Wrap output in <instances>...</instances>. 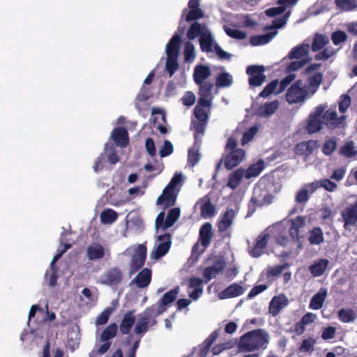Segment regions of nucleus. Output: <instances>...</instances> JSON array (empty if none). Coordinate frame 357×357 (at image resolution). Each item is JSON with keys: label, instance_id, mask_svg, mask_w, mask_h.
Instances as JSON below:
<instances>
[{"label": "nucleus", "instance_id": "obj_8", "mask_svg": "<svg viewBox=\"0 0 357 357\" xmlns=\"http://www.w3.org/2000/svg\"><path fill=\"white\" fill-rule=\"evenodd\" d=\"M265 68L264 66H249L246 69V73L249 75V84L252 86H261L266 79L264 74Z\"/></svg>", "mask_w": 357, "mask_h": 357}, {"label": "nucleus", "instance_id": "obj_9", "mask_svg": "<svg viewBox=\"0 0 357 357\" xmlns=\"http://www.w3.org/2000/svg\"><path fill=\"white\" fill-rule=\"evenodd\" d=\"M216 259L213 266H208L204 269L202 276L205 283H208L211 279L216 277L217 275L223 272L226 266V262L222 257L214 256Z\"/></svg>", "mask_w": 357, "mask_h": 357}, {"label": "nucleus", "instance_id": "obj_34", "mask_svg": "<svg viewBox=\"0 0 357 357\" xmlns=\"http://www.w3.org/2000/svg\"><path fill=\"white\" fill-rule=\"evenodd\" d=\"M337 317L342 323H352L357 319V314L351 308H341L337 311Z\"/></svg>", "mask_w": 357, "mask_h": 357}, {"label": "nucleus", "instance_id": "obj_6", "mask_svg": "<svg viewBox=\"0 0 357 357\" xmlns=\"http://www.w3.org/2000/svg\"><path fill=\"white\" fill-rule=\"evenodd\" d=\"M307 89L303 86L301 79L296 80L288 89L286 93V100L289 104L303 102L308 96Z\"/></svg>", "mask_w": 357, "mask_h": 357}, {"label": "nucleus", "instance_id": "obj_39", "mask_svg": "<svg viewBox=\"0 0 357 357\" xmlns=\"http://www.w3.org/2000/svg\"><path fill=\"white\" fill-rule=\"evenodd\" d=\"M213 43V37L209 31L204 33L199 38L200 48L203 52H212V47Z\"/></svg>", "mask_w": 357, "mask_h": 357}, {"label": "nucleus", "instance_id": "obj_7", "mask_svg": "<svg viewBox=\"0 0 357 357\" xmlns=\"http://www.w3.org/2000/svg\"><path fill=\"white\" fill-rule=\"evenodd\" d=\"M147 255L145 245L139 244L135 250L130 261V273L133 274L139 271L144 265Z\"/></svg>", "mask_w": 357, "mask_h": 357}, {"label": "nucleus", "instance_id": "obj_43", "mask_svg": "<svg viewBox=\"0 0 357 357\" xmlns=\"http://www.w3.org/2000/svg\"><path fill=\"white\" fill-rule=\"evenodd\" d=\"M309 52V45H301L294 47L291 52L289 53V58L291 59H301L302 57L306 56Z\"/></svg>", "mask_w": 357, "mask_h": 357}, {"label": "nucleus", "instance_id": "obj_40", "mask_svg": "<svg viewBox=\"0 0 357 357\" xmlns=\"http://www.w3.org/2000/svg\"><path fill=\"white\" fill-rule=\"evenodd\" d=\"M308 241L311 245H319L324 243V237L321 229L317 227L310 230Z\"/></svg>", "mask_w": 357, "mask_h": 357}, {"label": "nucleus", "instance_id": "obj_59", "mask_svg": "<svg viewBox=\"0 0 357 357\" xmlns=\"http://www.w3.org/2000/svg\"><path fill=\"white\" fill-rule=\"evenodd\" d=\"M347 39V35L343 31H336L331 35V40L335 45L344 43Z\"/></svg>", "mask_w": 357, "mask_h": 357}, {"label": "nucleus", "instance_id": "obj_17", "mask_svg": "<svg viewBox=\"0 0 357 357\" xmlns=\"http://www.w3.org/2000/svg\"><path fill=\"white\" fill-rule=\"evenodd\" d=\"M110 255V250L109 249L105 250L103 246L98 243L89 245L86 248V256L91 261L100 259L105 256L109 258Z\"/></svg>", "mask_w": 357, "mask_h": 357}, {"label": "nucleus", "instance_id": "obj_4", "mask_svg": "<svg viewBox=\"0 0 357 357\" xmlns=\"http://www.w3.org/2000/svg\"><path fill=\"white\" fill-rule=\"evenodd\" d=\"M181 180V176H174L168 185L164 188L162 193L158 197L157 205L162 206L163 208L171 207L176 204L177 193L176 188Z\"/></svg>", "mask_w": 357, "mask_h": 357}, {"label": "nucleus", "instance_id": "obj_38", "mask_svg": "<svg viewBox=\"0 0 357 357\" xmlns=\"http://www.w3.org/2000/svg\"><path fill=\"white\" fill-rule=\"evenodd\" d=\"M181 211L179 208H171L165 218V226L163 227V230L167 229L169 227H172L178 219L180 217Z\"/></svg>", "mask_w": 357, "mask_h": 357}, {"label": "nucleus", "instance_id": "obj_31", "mask_svg": "<svg viewBox=\"0 0 357 357\" xmlns=\"http://www.w3.org/2000/svg\"><path fill=\"white\" fill-rule=\"evenodd\" d=\"M329 261L326 259H320L309 266V271L314 277H319L326 271Z\"/></svg>", "mask_w": 357, "mask_h": 357}, {"label": "nucleus", "instance_id": "obj_12", "mask_svg": "<svg viewBox=\"0 0 357 357\" xmlns=\"http://www.w3.org/2000/svg\"><path fill=\"white\" fill-rule=\"evenodd\" d=\"M341 216L345 229H348L351 227H357V199L342 211Z\"/></svg>", "mask_w": 357, "mask_h": 357}, {"label": "nucleus", "instance_id": "obj_53", "mask_svg": "<svg viewBox=\"0 0 357 357\" xmlns=\"http://www.w3.org/2000/svg\"><path fill=\"white\" fill-rule=\"evenodd\" d=\"M337 148V142L335 139L326 140L323 144L321 151L326 155H331Z\"/></svg>", "mask_w": 357, "mask_h": 357}, {"label": "nucleus", "instance_id": "obj_47", "mask_svg": "<svg viewBox=\"0 0 357 357\" xmlns=\"http://www.w3.org/2000/svg\"><path fill=\"white\" fill-rule=\"evenodd\" d=\"M339 153L347 158L356 156L357 155V151L355 150L354 142L352 141L347 142L340 148Z\"/></svg>", "mask_w": 357, "mask_h": 357}, {"label": "nucleus", "instance_id": "obj_54", "mask_svg": "<svg viewBox=\"0 0 357 357\" xmlns=\"http://www.w3.org/2000/svg\"><path fill=\"white\" fill-rule=\"evenodd\" d=\"M278 79L273 80L264 88L259 96L262 98H266L271 93L274 92L275 93L277 91L276 88L278 86Z\"/></svg>", "mask_w": 357, "mask_h": 357}, {"label": "nucleus", "instance_id": "obj_46", "mask_svg": "<svg viewBox=\"0 0 357 357\" xmlns=\"http://www.w3.org/2000/svg\"><path fill=\"white\" fill-rule=\"evenodd\" d=\"M323 123L322 119L310 115L307 125V130L310 134L319 132L322 128Z\"/></svg>", "mask_w": 357, "mask_h": 357}, {"label": "nucleus", "instance_id": "obj_44", "mask_svg": "<svg viewBox=\"0 0 357 357\" xmlns=\"http://www.w3.org/2000/svg\"><path fill=\"white\" fill-rule=\"evenodd\" d=\"M289 265L287 263L276 265L274 266H268L266 269V275L268 279L273 278L280 275L284 271L289 268Z\"/></svg>", "mask_w": 357, "mask_h": 357}, {"label": "nucleus", "instance_id": "obj_64", "mask_svg": "<svg viewBox=\"0 0 357 357\" xmlns=\"http://www.w3.org/2000/svg\"><path fill=\"white\" fill-rule=\"evenodd\" d=\"M306 62H307V61L305 59H301L300 61H291L287 65V66L286 68V70L287 73L296 71V70L301 68L302 67H303L305 66V64L306 63Z\"/></svg>", "mask_w": 357, "mask_h": 357}, {"label": "nucleus", "instance_id": "obj_18", "mask_svg": "<svg viewBox=\"0 0 357 357\" xmlns=\"http://www.w3.org/2000/svg\"><path fill=\"white\" fill-rule=\"evenodd\" d=\"M318 147L317 140L310 139L301 142L296 145L295 153L298 155H303L305 158H307Z\"/></svg>", "mask_w": 357, "mask_h": 357}, {"label": "nucleus", "instance_id": "obj_45", "mask_svg": "<svg viewBox=\"0 0 357 357\" xmlns=\"http://www.w3.org/2000/svg\"><path fill=\"white\" fill-rule=\"evenodd\" d=\"M117 331H118L117 324L116 323L111 324L107 328H105L104 329V331H102L101 336H100L101 341L107 342V341H109V340L114 338L116 335Z\"/></svg>", "mask_w": 357, "mask_h": 357}, {"label": "nucleus", "instance_id": "obj_52", "mask_svg": "<svg viewBox=\"0 0 357 357\" xmlns=\"http://www.w3.org/2000/svg\"><path fill=\"white\" fill-rule=\"evenodd\" d=\"M224 31L231 38L238 40H243L246 38V33L245 31L232 29L227 26H224Z\"/></svg>", "mask_w": 357, "mask_h": 357}, {"label": "nucleus", "instance_id": "obj_32", "mask_svg": "<svg viewBox=\"0 0 357 357\" xmlns=\"http://www.w3.org/2000/svg\"><path fill=\"white\" fill-rule=\"evenodd\" d=\"M206 31H208L206 29L205 24L194 22L187 31V38L189 40H194L198 36L201 37L202 34L206 33Z\"/></svg>", "mask_w": 357, "mask_h": 357}, {"label": "nucleus", "instance_id": "obj_29", "mask_svg": "<svg viewBox=\"0 0 357 357\" xmlns=\"http://www.w3.org/2000/svg\"><path fill=\"white\" fill-rule=\"evenodd\" d=\"M181 36L175 33L166 45L167 56H178Z\"/></svg>", "mask_w": 357, "mask_h": 357}, {"label": "nucleus", "instance_id": "obj_11", "mask_svg": "<svg viewBox=\"0 0 357 357\" xmlns=\"http://www.w3.org/2000/svg\"><path fill=\"white\" fill-rule=\"evenodd\" d=\"M270 238L271 235L266 230L260 233L255 240L254 246L250 251V255L255 258L261 256L264 252V249L266 248Z\"/></svg>", "mask_w": 357, "mask_h": 357}, {"label": "nucleus", "instance_id": "obj_21", "mask_svg": "<svg viewBox=\"0 0 357 357\" xmlns=\"http://www.w3.org/2000/svg\"><path fill=\"white\" fill-rule=\"evenodd\" d=\"M151 270L149 268H144L131 281V284H135L138 288L143 289L149 285L151 282Z\"/></svg>", "mask_w": 357, "mask_h": 357}, {"label": "nucleus", "instance_id": "obj_62", "mask_svg": "<svg viewBox=\"0 0 357 357\" xmlns=\"http://www.w3.org/2000/svg\"><path fill=\"white\" fill-rule=\"evenodd\" d=\"M335 3L337 7L343 10H351L355 8L354 0H335Z\"/></svg>", "mask_w": 357, "mask_h": 357}, {"label": "nucleus", "instance_id": "obj_41", "mask_svg": "<svg viewBox=\"0 0 357 357\" xmlns=\"http://www.w3.org/2000/svg\"><path fill=\"white\" fill-rule=\"evenodd\" d=\"M218 337V333L217 331H213L200 345V356H205L209 349H211L213 342L216 340Z\"/></svg>", "mask_w": 357, "mask_h": 357}, {"label": "nucleus", "instance_id": "obj_24", "mask_svg": "<svg viewBox=\"0 0 357 357\" xmlns=\"http://www.w3.org/2000/svg\"><path fill=\"white\" fill-rule=\"evenodd\" d=\"M111 137L117 146L125 147L129 143L128 132L123 127L114 128Z\"/></svg>", "mask_w": 357, "mask_h": 357}, {"label": "nucleus", "instance_id": "obj_5", "mask_svg": "<svg viewBox=\"0 0 357 357\" xmlns=\"http://www.w3.org/2000/svg\"><path fill=\"white\" fill-rule=\"evenodd\" d=\"M212 238V225L209 222H206L199 229V242L193 245L192 255H195L197 253V256H199L202 254L211 244Z\"/></svg>", "mask_w": 357, "mask_h": 357}, {"label": "nucleus", "instance_id": "obj_22", "mask_svg": "<svg viewBox=\"0 0 357 357\" xmlns=\"http://www.w3.org/2000/svg\"><path fill=\"white\" fill-rule=\"evenodd\" d=\"M245 289L238 283H232L218 294L220 299L234 298L243 294Z\"/></svg>", "mask_w": 357, "mask_h": 357}, {"label": "nucleus", "instance_id": "obj_60", "mask_svg": "<svg viewBox=\"0 0 357 357\" xmlns=\"http://www.w3.org/2000/svg\"><path fill=\"white\" fill-rule=\"evenodd\" d=\"M296 78L294 74L290 73L283 78L280 82L278 90L275 92V94H279L282 92L291 82H292Z\"/></svg>", "mask_w": 357, "mask_h": 357}, {"label": "nucleus", "instance_id": "obj_27", "mask_svg": "<svg viewBox=\"0 0 357 357\" xmlns=\"http://www.w3.org/2000/svg\"><path fill=\"white\" fill-rule=\"evenodd\" d=\"M327 294V289L326 288L321 287L319 289L318 292L311 298L309 307L315 310L321 309L324 305Z\"/></svg>", "mask_w": 357, "mask_h": 357}, {"label": "nucleus", "instance_id": "obj_26", "mask_svg": "<svg viewBox=\"0 0 357 357\" xmlns=\"http://www.w3.org/2000/svg\"><path fill=\"white\" fill-rule=\"evenodd\" d=\"M211 75L210 68L206 65H197L195 66L193 73V79L195 83L202 84V82H207L206 79Z\"/></svg>", "mask_w": 357, "mask_h": 357}, {"label": "nucleus", "instance_id": "obj_58", "mask_svg": "<svg viewBox=\"0 0 357 357\" xmlns=\"http://www.w3.org/2000/svg\"><path fill=\"white\" fill-rule=\"evenodd\" d=\"M310 198L307 189L303 188L296 194L295 201L298 204H305Z\"/></svg>", "mask_w": 357, "mask_h": 357}, {"label": "nucleus", "instance_id": "obj_19", "mask_svg": "<svg viewBox=\"0 0 357 357\" xmlns=\"http://www.w3.org/2000/svg\"><path fill=\"white\" fill-rule=\"evenodd\" d=\"M345 120V116L337 117L335 110L328 109L325 111L322 116V121L328 128H335L339 127Z\"/></svg>", "mask_w": 357, "mask_h": 357}, {"label": "nucleus", "instance_id": "obj_36", "mask_svg": "<svg viewBox=\"0 0 357 357\" xmlns=\"http://www.w3.org/2000/svg\"><path fill=\"white\" fill-rule=\"evenodd\" d=\"M264 169V162L262 160H258L256 163L251 165L245 171V177L247 179L257 177Z\"/></svg>", "mask_w": 357, "mask_h": 357}, {"label": "nucleus", "instance_id": "obj_50", "mask_svg": "<svg viewBox=\"0 0 357 357\" xmlns=\"http://www.w3.org/2000/svg\"><path fill=\"white\" fill-rule=\"evenodd\" d=\"M178 56H167L165 69L169 73V77H172L175 72L178 68V63L177 61Z\"/></svg>", "mask_w": 357, "mask_h": 357}, {"label": "nucleus", "instance_id": "obj_49", "mask_svg": "<svg viewBox=\"0 0 357 357\" xmlns=\"http://www.w3.org/2000/svg\"><path fill=\"white\" fill-rule=\"evenodd\" d=\"M187 13L185 20L188 22L196 21L204 17V13L202 9H193L188 11L187 8L183 9V13Z\"/></svg>", "mask_w": 357, "mask_h": 357}, {"label": "nucleus", "instance_id": "obj_37", "mask_svg": "<svg viewBox=\"0 0 357 357\" xmlns=\"http://www.w3.org/2000/svg\"><path fill=\"white\" fill-rule=\"evenodd\" d=\"M329 42L328 38L321 33H316L311 45L312 52H318L322 50Z\"/></svg>", "mask_w": 357, "mask_h": 357}, {"label": "nucleus", "instance_id": "obj_3", "mask_svg": "<svg viewBox=\"0 0 357 357\" xmlns=\"http://www.w3.org/2000/svg\"><path fill=\"white\" fill-rule=\"evenodd\" d=\"M206 126L207 125H204V127L198 128V123L191 122V129L194 130V144L188 153V162L191 167H194L200 160L199 151L202 144L201 138L204 135Z\"/></svg>", "mask_w": 357, "mask_h": 357}, {"label": "nucleus", "instance_id": "obj_25", "mask_svg": "<svg viewBox=\"0 0 357 357\" xmlns=\"http://www.w3.org/2000/svg\"><path fill=\"white\" fill-rule=\"evenodd\" d=\"M257 191L255 190L254 195H252V198L250 199V203H249V211L248 215L252 214L257 209L258 206H262L264 204H269L272 202L273 197L270 194H266L262 199H259L256 195Z\"/></svg>", "mask_w": 357, "mask_h": 357}, {"label": "nucleus", "instance_id": "obj_56", "mask_svg": "<svg viewBox=\"0 0 357 357\" xmlns=\"http://www.w3.org/2000/svg\"><path fill=\"white\" fill-rule=\"evenodd\" d=\"M184 59L185 61H190L195 59V47L190 42H187L184 47Z\"/></svg>", "mask_w": 357, "mask_h": 357}, {"label": "nucleus", "instance_id": "obj_48", "mask_svg": "<svg viewBox=\"0 0 357 357\" xmlns=\"http://www.w3.org/2000/svg\"><path fill=\"white\" fill-rule=\"evenodd\" d=\"M117 218V213L111 208L105 209L100 213V220L103 224H112Z\"/></svg>", "mask_w": 357, "mask_h": 357}, {"label": "nucleus", "instance_id": "obj_23", "mask_svg": "<svg viewBox=\"0 0 357 357\" xmlns=\"http://www.w3.org/2000/svg\"><path fill=\"white\" fill-rule=\"evenodd\" d=\"M178 287L166 292L158 302L156 310L158 312L162 310V313L167 310L166 306L172 303L178 294Z\"/></svg>", "mask_w": 357, "mask_h": 357}, {"label": "nucleus", "instance_id": "obj_10", "mask_svg": "<svg viewBox=\"0 0 357 357\" xmlns=\"http://www.w3.org/2000/svg\"><path fill=\"white\" fill-rule=\"evenodd\" d=\"M123 280V273L119 267H113L106 271L101 276V284L116 286Z\"/></svg>", "mask_w": 357, "mask_h": 357}, {"label": "nucleus", "instance_id": "obj_1", "mask_svg": "<svg viewBox=\"0 0 357 357\" xmlns=\"http://www.w3.org/2000/svg\"><path fill=\"white\" fill-rule=\"evenodd\" d=\"M197 85L199 86V98L197 104L194 108L196 120H192V122L198 123L197 128H201L208 124L213 99L212 90L214 84L207 81L202 82V84H197Z\"/></svg>", "mask_w": 357, "mask_h": 357}, {"label": "nucleus", "instance_id": "obj_14", "mask_svg": "<svg viewBox=\"0 0 357 357\" xmlns=\"http://www.w3.org/2000/svg\"><path fill=\"white\" fill-rule=\"evenodd\" d=\"M245 157V151L243 149H238L234 151H230L229 153L225 155L224 157V165L227 169H232L237 167L243 160Z\"/></svg>", "mask_w": 357, "mask_h": 357}, {"label": "nucleus", "instance_id": "obj_35", "mask_svg": "<svg viewBox=\"0 0 357 357\" xmlns=\"http://www.w3.org/2000/svg\"><path fill=\"white\" fill-rule=\"evenodd\" d=\"M277 33L278 32L276 31H274L264 35L252 36L250 38V43L253 46L265 45L270 42Z\"/></svg>", "mask_w": 357, "mask_h": 357}, {"label": "nucleus", "instance_id": "obj_20", "mask_svg": "<svg viewBox=\"0 0 357 357\" xmlns=\"http://www.w3.org/2000/svg\"><path fill=\"white\" fill-rule=\"evenodd\" d=\"M135 312V310H132L127 311L124 314L119 325V331L122 335H128L130 333L136 321Z\"/></svg>", "mask_w": 357, "mask_h": 357}, {"label": "nucleus", "instance_id": "obj_51", "mask_svg": "<svg viewBox=\"0 0 357 357\" xmlns=\"http://www.w3.org/2000/svg\"><path fill=\"white\" fill-rule=\"evenodd\" d=\"M215 213V207L208 199L207 202L201 206V215L204 218H208L213 217Z\"/></svg>", "mask_w": 357, "mask_h": 357}, {"label": "nucleus", "instance_id": "obj_28", "mask_svg": "<svg viewBox=\"0 0 357 357\" xmlns=\"http://www.w3.org/2000/svg\"><path fill=\"white\" fill-rule=\"evenodd\" d=\"M322 82L323 75L321 73H316L307 77V86L305 87L310 96H313L317 91Z\"/></svg>", "mask_w": 357, "mask_h": 357}, {"label": "nucleus", "instance_id": "obj_55", "mask_svg": "<svg viewBox=\"0 0 357 357\" xmlns=\"http://www.w3.org/2000/svg\"><path fill=\"white\" fill-rule=\"evenodd\" d=\"M114 309L112 307H107L105 308L96 318V325L105 324L113 312Z\"/></svg>", "mask_w": 357, "mask_h": 357}, {"label": "nucleus", "instance_id": "obj_30", "mask_svg": "<svg viewBox=\"0 0 357 357\" xmlns=\"http://www.w3.org/2000/svg\"><path fill=\"white\" fill-rule=\"evenodd\" d=\"M234 218V211L232 208H227L218 223V231L223 232L229 228L233 223Z\"/></svg>", "mask_w": 357, "mask_h": 357}, {"label": "nucleus", "instance_id": "obj_61", "mask_svg": "<svg viewBox=\"0 0 357 357\" xmlns=\"http://www.w3.org/2000/svg\"><path fill=\"white\" fill-rule=\"evenodd\" d=\"M174 151V146L172 142L169 140H165L164 142L163 146L160 148L159 151V154L161 158H165L171 155Z\"/></svg>", "mask_w": 357, "mask_h": 357}, {"label": "nucleus", "instance_id": "obj_63", "mask_svg": "<svg viewBox=\"0 0 357 357\" xmlns=\"http://www.w3.org/2000/svg\"><path fill=\"white\" fill-rule=\"evenodd\" d=\"M181 101L183 105L190 107L195 103V95L192 91H188L181 98Z\"/></svg>", "mask_w": 357, "mask_h": 357}, {"label": "nucleus", "instance_id": "obj_57", "mask_svg": "<svg viewBox=\"0 0 357 357\" xmlns=\"http://www.w3.org/2000/svg\"><path fill=\"white\" fill-rule=\"evenodd\" d=\"M258 132V128L257 126L250 127L247 131H245L242 137L241 142L244 145L251 141L257 132Z\"/></svg>", "mask_w": 357, "mask_h": 357}, {"label": "nucleus", "instance_id": "obj_2", "mask_svg": "<svg viewBox=\"0 0 357 357\" xmlns=\"http://www.w3.org/2000/svg\"><path fill=\"white\" fill-rule=\"evenodd\" d=\"M268 343V335L261 329L248 331L240 337L237 347L241 352H252L266 349Z\"/></svg>", "mask_w": 357, "mask_h": 357}, {"label": "nucleus", "instance_id": "obj_13", "mask_svg": "<svg viewBox=\"0 0 357 357\" xmlns=\"http://www.w3.org/2000/svg\"><path fill=\"white\" fill-rule=\"evenodd\" d=\"M158 245L153 252L155 259H159L165 255L169 250L172 245V236L170 234H165L158 236Z\"/></svg>", "mask_w": 357, "mask_h": 357}, {"label": "nucleus", "instance_id": "obj_15", "mask_svg": "<svg viewBox=\"0 0 357 357\" xmlns=\"http://www.w3.org/2000/svg\"><path fill=\"white\" fill-rule=\"evenodd\" d=\"M162 313V310L158 312L155 305L146 307L143 312L138 315V321L149 326L157 324L156 317Z\"/></svg>", "mask_w": 357, "mask_h": 357}, {"label": "nucleus", "instance_id": "obj_16", "mask_svg": "<svg viewBox=\"0 0 357 357\" xmlns=\"http://www.w3.org/2000/svg\"><path fill=\"white\" fill-rule=\"evenodd\" d=\"M289 305V300L284 294L274 296L269 304L268 312L273 317L279 314L282 308Z\"/></svg>", "mask_w": 357, "mask_h": 357}, {"label": "nucleus", "instance_id": "obj_33", "mask_svg": "<svg viewBox=\"0 0 357 357\" xmlns=\"http://www.w3.org/2000/svg\"><path fill=\"white\" fill-rule=\"evenodd\" d=\"M245 170L239 168L234 171L229 176L227 185L232 190H235L245 177Z\"/></svg>", "mask_w": 357, "mask_h": 357}, {"label": "nucleus", "instance_id": "obj_42", "mask_svg": "<svg viewBox=\"0 0 357 357\" xmlns=\"http://www.w3.org/2000/svg\"><path fill=\"white\" fill-rule=\"evenodd\" d=\"M232 82V77L228 73H220L216 77L215 85L218 88L229 87L231 85Z\"/></svg>", "mask_w": 357, "mask_h": 357}]
</instances>
